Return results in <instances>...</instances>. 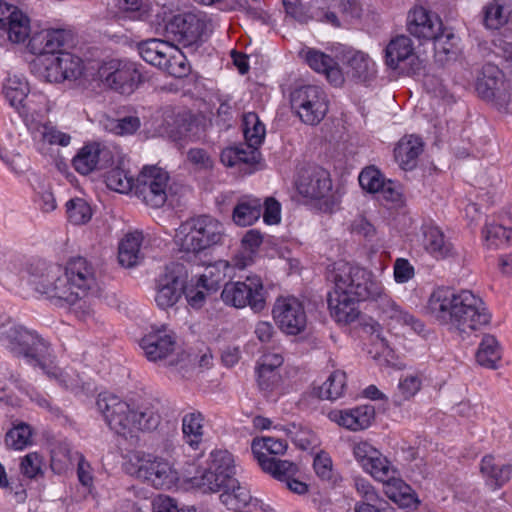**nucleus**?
I'll return each mask as SVG.
<instances>
[{"instance_id": "obj_1", "label": "nucleus", "mask_w": 512, "mask_h": 512, "mask_svg": "<svg viewBox=\"0 0 512 512\" xmlns=\"http://www.w3.org/2000/svg\"><path fill=\"white\" fill-rule=\"evenodd\" d=\"M68 34L61 29L36 32L29 40V51L37 55L32 71L49 83H62L87 77L94 69V52L78 56L63 51Z\"/></svg>"}, {"instance_id": "obj_2", "label": "nucleus", "mask_w": 512, "mask_h": 512, "mask_svg": "<svg viewBox=\"0 0 512 512\" xmlns=\"http://www.w3.org/2000/svg\"><path fill=\"white\" fill-rule=\"evenodd\" d=\"M32 283L35 290L56 305H75L85 300L96 283L95 267L86 258H70L64 266L43 265Z\"/></svg>"}, {"instance_id": "obj_3", "label": "nucleus", "mask_w": 512, "mask_h": 512, "mask_svg": "<svg viewBox=\"0 0 512 512\" xmlns=\"http://www.w3.org/2000/svg\"><path fill=\"white\" fill-rule=\"evenodd\" d=\"M333 281L335 288L329 293L328 308L335 320H357V302L382 293V282L371 271L348 262L335 264Z\"/></svg>"}, {"instance_id": "obj_4", "label": "nucleus", "mask_w": 512, "mask_h": 512, "mask_svg": "<svg viewBox=\"0 0 512 512\" xmlns=\"http://www.w3.org/2000/svg\"><path fill=\"white\" fill-rule=\"evenodd\" d=\"M98 412L111 430L125 438L154 430L161 422L160 401L151 398L126 402L117 395L100 393Z\"/></svg>"}, {"instance_id": "obj_5", "label": "nucleus", "mask_w": 512, "mask_h": 512, "mask_svg": "<svg viewBox=\"0 0 512 512\" xmlns=\"http://www.w3.org/2000/svg\"><path fill=\"white\" fill-rule=\"evenodd\" d=\"M0 344L12 353L24 357L28 363L39 366L59 385L68 388L69 383L58 367H49L45 361L52 356L51 344L35 331L27 330L15 322H0Z\"/></svg>"}, {"instance_id": "obj_6", "label": "nucleus", "mask_w": 512, "mask_h": 512, "mask_svg": "<svg viewBox=\"0 0 512 512\" xmlns=\"http://www.w3.org/2000/svg\"><path fill=\"white\" fill-rule=\"evenodd\" d=\"M427 309L430 316L439 320H474L491 317L484 301L470 290L455 293L449 288L439 287L431 293Z\"/></svg>"}, {"instance_id": "obj_7", "label": "nucleus", "mask_w": 512, "mask_h": 512, "mask_svg": "<svg viewBox=\"0 0 512 512\" xmlns=\"http://www.w3.org/2000/svg\"><path fill=\"white\" fill-rule=\"evenodd\" d=\"M224 227L209 215L192 217L182 222L175 231L174 242L180 251L194 255L221 244Z\"/></svg>"}, {"instance_id": "obj_8", "label": "nucleus", "mask_w": 512, "mask_h": 512, "mask_svg": "<svg viewBox=\"0 0 512 512\" xmlns=\"http://www.w3.org/2000/svg\"><path fill=\"white\" fill-rule=\"evenodd\" d=\"M123 468L130 476L155 489L169 490L179 481L177 470L167 459L143 451L128 454Z\"/></svg>"}, {"instance_id": "obj_9", "label": "nucleus", "mask_w": 512, "mask_h": 512, "mask_svg": "<svg viewBox=\"0 0 512 512\" xmlns=\"http://www.w3.org/2000/svg\"><path fill=\"white\" fill-rule=\"evenodd\" d=\"M296 188L320 212L331 214L339 209L340 196L333 190L330 174L325 169L313 167L303 170Z\"/></svg>"}, {"instance_id": "obj_10", "label": "nucleus", "mask_w": 512, "mask_h": 512, "mask_svg": "<svg viewBox=\"0 0 512 512\" xmlns=\"http://www.w3.org/2000/svg\"><path fill=\"white\" fill-rule=\"evenodd\" d=\"M98 81L116 93L131 95L142 82V74L135 62L113 58L98 67Z\"/></svg>"}, {"instance_id": "obj_11", "label": "nucleus", "mask_w": 512, "mask_h": 512, "mask_svg": "<svg viewBox=\"0 0 512 512\" xmlns=\"http://www.w3.org/2000/svg\"><path fill=\"white\" fill-rule=\"evenodd\" d=\"M3 93L9 104L25 119L42 115L48 111V100L44 94H29L28 82L20 76H9L3 86Z\"/></svg>"}, {"instance_id": "obj_12", "label": "nucleus", "mask_w": 512, "mask_h": 512, "mask_svg": "<svg viewBox=\"0 0 512 512\" xmlns=\"http://www.w3.org/2000/svg\"><path fill=\"white\" fill-rule=\"evenodd\" d=\"M290 102L300 120L309 125L320 123L329 108L327 94L317 85H303L295 88L291 92Z\"/></svg>"}, {"instance_id": "obj_13", "label": "nucleus", "mask_w": 512, "mask_h": 512, "mask_svg": "<svg viewBox=\"0 0 512 512\" xmlns=\"http://www.w3.org/2000/svg\"><path fill=\"white\" fill-rule=\"evenodd\" d=\"M221 298L235 308L249 306L254 312H261L266 308L264 285L257 275L247 276L244 281L225 284Z\"/></svg>"}, {"instance_id": "obj_14", "label": "nucleus", "mask_w": 512, "mask_h": 512, "mask_svg": "<svg viewBox=\"0 0 512 512\" xmlns=\"http://www.w3.org/2000/svg\"><path fill=\"white\" fill-rule=\"evenodd\" d=\"M169 179L162 168L145 166L135 181L133 192L147 206L160 208L167 201Z\"/></svg>"}, {"instance_id": "obj_15", "label": "nucleus", "mask_w": 512, "mask_h": 512, "mask_svg": "<svg viewBox=\"0 0 512 512\" xmlns=\"http://www.w3.org/2000/svg\"><path fill=\"white\" fill-rule=\"evenodd\" d=\"M162 10L164 16L160 19V15H157V25L174 35L180 43L192 45L201 39L206 29L205 18L201 13H181L167 19L165 8L163 7Z\"/></svg>"}, {"instance_id": "obj_16", "label": "nucleus", "mask_w": 512, "mask_h": 512, "mask_svg": "<svg viewBox=\"0 0 512 512\" xmlns=\"http://www.w3.org/2000/svg\"><path fill=\"white\" fill-rule=\"evenodd\" d=\"M352 452L364 472L378 482L384 484L393 475L397 474L398 468L367 441L355 443Z\"/></svg>"}, {"instance_id": "obj_17", "label": "nucleus", "mask_w": 512, "mask_h": 512, "mask_svg": "<svg viewBox=\"0 0 512 512\" xmlns=\"http://www.w3.org/2000/svg\"><path fill=\"white\" fill-rule=\"evenodd\" d=\"M148 361L160 362L171 358L176 349L175 334L166 325H152L151 330L139 341Z\"/></svg>"}, {"instance_id": "obj_18", "label": "nucleus", "mask_w": 512, "mask_h": 512, "mask_svg": "<svg viewBox=\"0 0 512 512\" xmlns=\"http://www.w3.org/2000/svg\"><path fill=\"white\" fill-rule=\"evenodd\" d=\"M282 2L286 14L300 23L316 20L330 23L335 27L340 26L337 15L330 11L332 0H312L308 7L301 4L299 0H282Z\"/></svg>"}, {"instance_id": "obj_19", "label": "nucleus", "mask_w": 512, "mask_h": 512, "mask_svg": "<svg viewBox=\"0 0 512 512\" xmlns=\"http://www.w3.org/2000/svg\"><path fill=\"white\" fill-rule=\"evenodd\" d=\"M359 184L363 190L377 194L378 198L392 204H401L403 202V193L401 185L384 175L374 166L366 167L361 171L358 177Z\"/></svg>"}, {"instance_id": "obj_20", "label": "nucleus", "mask_w": 512, "mask_h": 512, "mask_svg": "<svg viewBox=\"0 0 512 512\" xmlns=\"http://www.w3.org/2000/svg\"><path fill=\"white\" fill-rule=\"evenodd\" d=\"M386 65L392 69H405L416 73L423 67L422 60L414 52L413 42L408 36L392 39L385 49Z\"/></svg>"}, {"instance_id": "obj_21", "label": "nucleus", "mask_w": 512, "mask_h": 512, "mask_svg": "<svg viewBox=\"0 0 512 512\" xmlns=\"http://www.w3.org/2000/svg\"><path fill=\"white\" fill-rule=\"evenodd\" d=\"M288 448L286 440L274 437H255L251 443V451L261 469L270 474L280 467L279 463L289 462L281 460L276 456L283 455Z\"/></svg>"}, {"instance_id": "obj_22", "label": "nucleus", "mask_w": 512, "mask_h": 512, "mask_svg": "<svg viewBox=\"0 0 512 512\" xmlns=\"http://www.w3.org/2000/svg\"><path fill=\"white\" fill-rule=\"evenodd\" d=\"M183 284V267L179 264L167 266L158 279L155 296L158 307L167 309L174 306L181 297Z\"/></svg>"}, {"instance_id": "obj_23", "label": "nucleus", "mask_w": 512, "mask_h": 512, "mask_svg": "<svg viewBox=\"0 0 512 512\" xmlns=\"http://www.w3.org/2000/svg\"><path fill=\"white\" fill-rule=\"evenodd\" d=\"M442 19L424 7L413 8L407 16V30L420 40H432L442 32Z\"/></svg>"}, {"instance_id": "obj_24", "label": "nucleus", "mask_w": 512, "mask_h": 512, "mask_svg": "<svg viewBox=\"0 0 512 512\" xmlns=\"http://www.w3.org/2000/svg\"><path fill=\"white\" fill-rule=\"evenodd\" d=\"M475 88L479 96L485 100L505 99L508 92L503 72L491 63L482 67Z\"/></svg>"}, {"instance_id": "obj_25", "label": "nucleus", "mask_w": 512, "mask_h": 512, "mask_svg": "<svg viewBox=\"0 0 512 512\" xmlns=\"http://www.w3.org/2000/svg\"><path fill=\"white\" fill-rule=\"evenodd\" d=\"M328 418L350 431L367 429L375 418V409L371 405H360L349 409H334L328 413Z\"/></svg>"}, {"instance_id": "obj_26", "label": "nucleus", "mask_w": 512, "mask_h": 512, "mask_svg": "<svg viewBox=\"0 0 512 512\" xmlns=\"http://www.w3.org/2000/svg\"><path fill=\"white\" fill-rule=\"evenodd\" d=\"M337 58L344 66L343 73L354 79L367 81L376 74L375 62L362 51L344 49L337 54Z\"/></svg>"}, {"instance_id": "obj_27", "label": "nucleus", "mask_w": 512, "mask_h": 512, "mask_svg": "<svg viewBox=\"0 0 512 512\" xmlns=\"http://www.w3.org/2000/svg\"><path fill=\"white\" fill-rule=\"evenodd\" d=\"M300 54L312 70L324 74L333 86H341L344 83L342 69L329 55L312 48L302 50Z\"/></svg>"}, {"instance_id": "obj_28", "label": "nucleus", "mask_w": 512, "mask_h": 512, "mask_svg": "<svg viewBox=\"0 0 512 512\" xmlns=\"http://www.w3.org/2000/svg\"><path fill=\"white\" fill-rule=\"evenodd\" d=\"M26 123L32 135V139L39 149L51 145L66 147L70 144L71 136L59 130L49 121L38 122L34 121L33 118H29Z\"/></svg>"}, {"instance_id": "obj_29", "label": "nucleus", "mask_w": 512, "mask_h": 512, "mask_svg": "<svg viewBox=\"0 0 512 512\" xmlns=\"http://www.w3.org/2000/svg\"><path fill=\"white\" fill-rule=\"evenodd\" d=\"M271 313L273 320H305L307 307L301 297L285 293L276 297Z\"/></svg>"}, {"instance_id": "obj_30", "label": "nucleus", "mask_w": 512, "mask_h": 512, "mask_svg": "<svg viewBox=\"0 0 512 512\" xmlns=\"http://www.w3.org/2000/svg\"><path fill=\"white\" fill-rule=\"evenodd\" d=\"M480 473L487 486L498 490L511 480L512 465L499 464L493 455L488 454L481 459Z\"/></svg>"}, {"instance_id": "obj_31", "label": "nucleus", "mask_w": 512, "mask_h": 512, "mask_svg": "<svg viewBox=\"0 0 512 512\" xmlns=\"http://www.w3.org/2000/svg\"><path fill=\"white\" fill-rule=\"evenodd\" d=\"M385 495L402 508H415L418 499L413 489L400 476L399 470L383 484Z\"/></svg>"}, {"instance_id": "obj_32", "label": "nucleus", "mask_w": 512, "mask_h": 512, "mask_svg": "<svg viewBox=\"0 0 512 512\" xmlns=\"http://www.w3.org/2000/svg\"><path fill=\"white\" fill-rule=\"evenodd\" d=\"M423 151L422 140L414 135L402 137L394 148V158L403 170H412Z\"/></svg>"}, {"instance_id": "obj_33", "label": "nucleus", "mask_w": 512, "mask_h": 512, "mask_svg": "<svg viewBox=\"0 0 512 512\" xmlns=\"http://www.w3.org/2000/svg\"><path fill=\"white\" fill-rule=\"evenodd\" d=\"M205 418L199 411L185 414L182 418L183 441L192 450H199L204 441Z\"/></svg>"}, {"instance_id": "obj_34", "label": "nucleus", "mask_w": 512, "mask_h": 512, "mask_svg": "<svg viewBox=\"0 0 512 512\" xmlns=\"http://www.w3.org/2000/svg\"><path fill=\"white\" fill-rule=\"evenodd\" d=\"M434 58L440 65L456 60L459 53V39L448 29L443 28L440 34L433 38Z\"/></svg>"}, {"instance_id": "obj_35", "label": "nucleus", "mask_w": 512, "mask_h": 512, "mask_svg": "<svg viewBox=\"0 0 512 512\" xmlns=\"http://www.w3.org/2000/svg\"><path fill=\"white\" fill-rule=\"evenodd\" d=\"M261 214V200L254 196L246 195L238 200L234 207L232 218L238 226L246 227L254 224Z\"/></svg>"}, {"instance_id": "obj_36", "label": "nucleus", "mask_w": 512, "mask_h": 512, "mask_svg": "<svg viewBox=\"0 0 512 512\" xmlns=\"http://www.w3.org/2000/svg\"><path fill=\"white\" fill-rule=\"evenodd\" d=\"M423 246L436 259H444L453 253L451 243L446 241L443 232L435 226L423 228Z\"/></svg>"}, {"instance_id": "obj_37", "label": "nucleus", "mask_w": 512, "mask_h": 512, "mask_svg": "<svg viewBox=\"0 0 512 512\" xmlns=\"http://www.w3.org/2000/svg\"><path fill=\"white\" fill-rule=\"evenodd\" d=\"M280 467L275 471L271 472L270 475L285 484L286 488L298 495H304L308 492L309 486L307 483L299 480L300 469L298 464L295 462H281Z\"/></svg>"}, {"instance_id": "obj_38", "label": "nucleus", "mask_w": 512, "mask_h": 512, "mask_svg": "<svg viewBox=\"0 0 512 512\" xmlns=\"http://www.w3.org/2000/svg\"><path fill=\"white\" fill-rule=\"evenodd\" d=\"M501 358L502 348L498 340L493 335H484L475 355L476 362L484 368L497 369Z\"/></svg>"}, {"instance_id": "obj_39", "label": "nucleus", "mask_w": 512, "mask_h": 512, "mask_svg": "<svg viewBox=\"0 0 512 512\" xmlns=\"http://www.w3.org/2000/svg\"><path fill=\"white\" fill-rule=\"evenodd\" d=\"M143 235L139 231L128 233L119 244L118 260L126 268L137 265L141 259Z\"/></svg>"}, {"instance_id": "obj_40", "label": "nucleus", "mask_w": 512, "mask_h": 512, "mask_svg": "<svg viewBox=\"0 0 512 512\" xmlns=\"http://www.w3.org/2000/svg\"><path fill=\"white\" fill-rule=\"evenodd\" d=\"M346 383V373L342 370H335L322 385L314 388V393L320 399L336 400L343 396Z\"/></svg>"}, {"instance_id": "obj_41", "label": "nucleus", "mask_w": 512, "mask_h": 512, "mask_svg": "<svg viewBox=\"0 0 512 512\" xmlns=\"http://www.w3.org/2000/svg\"><path fill=\"white\" fill-rule=\"evenodd\" d=\"M34 429L28 423L17 421L5 435L7 447L13 450H24L33 444Z\"/></svg>"}, {"instance_id": "obj_42", "label": "nucleus", "mask_w": 512, "mask_h": 512, "mask_svg": "<svg viewBox=\"0 0 512 512\" xmlns=\"http://www.w3.org/2000/svg\"><path fill=\"white\" fill-rule=\"evenodd\" d=\"M170 45L167 41L150 39L139 45V54L145 62L161 68L166 63L165 59Z\"/></svg>"}, {"instance_id": "obj_43", "label": "nucleus", "mask_w": 512, "mask_h": 512, "mask_svg": "<svg viewBox=\"0 0 512 512\" xmlns=\"http://www.w3.org/2000/svg\"><path fill=\"white\" fill-rule=\"evenodd\" d=\"M231 478H226L224 474L208 466L200 476L192 479V484L203 492H218L226 487Z\"/></svg>"}, {"instance_id": "obj_44", "label": "nucleus", "mask_w": 512, "mask_h": 512, "mask_svg": "<svg viewBox=\"0 0 512 512\" xmlns=\"http://www.w3.org/2000/svg\"><path fill=\"white\" fill-rule=\"evenodd\" d=\"M243 134L247 144L251 147H259L266 135L265 125L254 112H248L243 116Z\"/></svg>"}, {"instance_id": "obj_45", "label": "nucleus", "mask_w": 512, "mask_h": 512, "mask_svg": "<svg viewBox=\"0 0 512 512\" xmlns=\"http://www.w3.org/2000/svg\"><path fill=\"white\" fill-rule=\"evenodd\" d=\"M118 10L134 20H148L153 11L151 0H113Z\"/></svg>"}, {"instance_id": "obj_46", "label": "nucleus", "mask_w": 512, "mask_h": 512, "mask_svg": "<svg viewBox=\"0 0 512 512\" xmlns=\"http://www.w3.org/2000/svg\"><path fill=\"white\" fill-rule=\"evenodd\" d=\"M250 500V492L247 487L242 486L236 478H231L226 487L222 489L220 501L225 506L238 507L246 505Z\"/></svg>"}, {"instance_id": "obj_47", "label": "nucleus", "mask_w": 512, "mask_h": 512, "mask_svg": "<svg viewBox=\"0 0 512 512\" xmlns=\"http://www.w3.org/2000/svg\"><path fill=\"white\" fill-rule=\"evenodd\" d=\"M101 124L103 128L118 136L131 135L140 128V119L135 116L114 119L108 115H103Z\"/></svg>"}, {"instance_id": "obj_48", "label": "nucleus", "mask_w": 512, "mask_h": 512, "mask_svg": "<svg viewBox=\"0 0 512 512\" xmlns=\"http://www.w3.org/2000/svg\"><path fill=\"white\" fill-rule=\"evenodd\" d=\"M166 63L160 69L166 71L171 76L181 78L186 76L190 67L183 52L175 45L171 44L165 59Z\"/></svg>"}, {"instance_id": "obj_49", "label": "nucleus", "mask_w": 512, "mask_h": 512, "mask_svg": "<svg viewBox=\"0 0 512 512\" xmlns=\"http://www.w3.org/2000/svg\"><path fill=\"white\" fill-rule=\"evenodd\" d=\"M242 246L249 251L248 255H236L232 265L238 269H244L252 262V254L257 251L263 242L262 234L255 229L248 230L242 238Z\"/></svg>"}, {"instance_id": "obj_50", "label": "nucleus", "mask_w": 512, "mask_h": 512, "mask_svg": "<svg viewBox=\"0 0 512 512\" xmlns=\"http://www.w3.org/2000/svg\"><path fill=\"white\" fill-rule=\"evenodd\" d=\"M482 236L489 248H498L512 243V229L495 223H486Z\"/></svg>"}, {"instance_id": "obj_51", "label": "nucleus", "mask_w": 512, "mask_h": 512, "mask_svg": "<svg viewBox=\"0 0 512 512\" xmlns=\"http://www.w3.org/2000/svg\"><path fill=\"white\" fill-rule=\"evenodd\" d=\"M104 177L107 187L113 191L122 194L134 191L136 180L118 165L108 171Z\"/></svg>"}, {"instance_id": "obj_52", "label": "nucleus", "mask_w": 512, "mask_h": 512, "mask_svg": "<svg viewBox=\"0 0 512 512\" xmlns=\"http://www.w3.org/2000/svg\"><path fill=\"white\" fill-rule=\"evenodd\" d=\"M5 28L11 42L23 43L30 34V21L22 11H18L7 22Z\"/></svg>"}, {"instance_id": "obj_53", "label": "nucleus", "mask_w": 512, "mask_h": 512, "mask_svg": "<svg viewBox=\"0 0 512 512\" xmlns=\"http://www.w3.org/2000/svg\"><path fill=\"white\" fill-rule=\"evenodd\" d=\"M422 387V377L420 374H407L399 379L397 392L395 394V403L401 404L403 401L413 398Z\"/></svg>"}, {"instance_id": "obj_54", "label": "nucleus", "mask_w": 512, "mask_h": 512, "mask_svg": "<svg viewBox=\"0 0 512 512\" xmlns=\"http://www.w3.org/2000/svg\"><path fill=\"white\" fill-rule=\"evenodd\" d=\"M370 300H374L377 302L378 309L380 310V315L383 318H387L390 320H400L406 319L408 313L404 311L399 304L396 303L394 299H392L385 291V287L382 284V293L379 296H375V298H371Z\"/></svg>"}, {"instance_id": "obj_55", "label": "nucleus", "mask_w": 512, "mask_h": 512, "mask_svg": "<svg viewBox=\"0 0 512 512\" xmlns=\"http://www.w3.org/2000/svg\"><path fill=\"white\" fill-rule=\"evenodd\" d=\"M313 469L321 481L329 484L336 483L338 474L334 470L332 458L327 452L320 451L314 456Z\"/></svg>"}, {"instance_id": "obj_56", "label": "nucleus", "mask_w": 512, "mask_h": 512, "mask_svg": "<svg viewBox=\"0 0 512 512\" xmlns=\"http://www.w3.org/2000/svg\"><path fill=\"white\" fill-rule=\"evenodd\" d=\"M208 466L224 474L226 478H233L234 458L233 455L225 449H214L209 454Z\"/></svg>"}, {"instance_id": "obj_57", "label": "nucleus", "mask_w": 512, "mask_h": 512, "mask_svg": "<svg viewBox=\"0 0 512 512\" xmlns=\"http://www.w3.org/2000/svg\"><path fill=\"white\" fill-rule=\"evenodd\" d=\"M67 216L74 225L86 224L92 217L93 211L86 200L74 198L66 203Z\"/></svg>"}, {"instance_id": "obj_58", "label": "nucleus", "mask_w": 512, "mask_h": 512, "mask_svg": "<svg viewBox=\"0 0 512 512\" xmlns=\"http://www.w3.org/2000/svg\"><path fill=\"white\" fill-rule=\"evenodd\" d=\"M506 0H493L484 8V24L489 29H498L507 21Z\"/></svg>"}, {"instance_id": "obj_59", "label": "nucleus", "mask_w": 512, "mask_h": 512, "mask_svg": "<svg viewBox=\"0 0 512 512\" xmlns=\"http://www.w3.org/2000/svg\"><path fill=\"white\" fill-rule=\"evenodd\" d=\"M73 166L82 175L93 172L96 168V146L88 144L82 147L73 158Z\"/></svg>"}, {"instance_id": "obj_60", "label": "nucleus", "mask_w": 512, "mask_h": 512, "mask_svg": "<svg viewBox=\"0 0 512 512\" xmlns=\"http://www.w3.org/2000/svg\"><path fill=\"white\" fill-rule=\"evenodd\" d=\"M43 457L38 452H30L21 457L19 469L23 476L35 479L43 475Z\"/></svg>"}, {"instance_id": "obj_61", "label": "nucleus", "mask_w": 512, "mask_h": 512, "mask_svg": "<svg viewBox=\"0 0 512 512\" xmlns=\"http://www.w3.org/2000/svg\"><path fill=\"white\" fill-rule=\"evenodd\" d=\"M256 375L258 387L266 395L278 391L281 383V376L278 371L256 370Z\"/></svg>"}, {"instance_id": "obj_62", "label": "nucleus", "mask_w": 512, "mask_h": 512, "mask_svg": "<svg viewBox=\"0 0 512 512\" xmlns=\"http://www.w3.org/2000/svg\"><path fill=\"white\" fill-rule=\"evenodd\" d=\"M394 280L398 284L409 282L415 276V268L406 258H397L393 264Z\"/></svg>"}, {"instance_id": "obj_63", "label": "nucleus", "mask_w": 512, "mask_h": 512, "mask_svg": "<svg viewBox=\"0 0 512 512\" xmlns=\"http://www.w3.org/2000/svg\"><path fill=\"white\" fill-rule=\"evenodd\" d=\"M354 488L357 494L364 499V502L372 504L380 502V496L369 480L363 477H355Z\"/></svg>"}, {"instance_id": "obj_64", "label": "nucleus", "mask_w": 512, "mask_h": 512, "mask_svg": "<svg viewBox=\"0 0 512 512\" xmlns=\"http://www.w3.org/2000/svg\"><path fill=\"white\" fill-rule=\"evenodd\" d=\"M121 153L116 146H104L100 148L98 146V170L107 169L112 167L114 164H119Z\"/></svg>"}]
</instances>
